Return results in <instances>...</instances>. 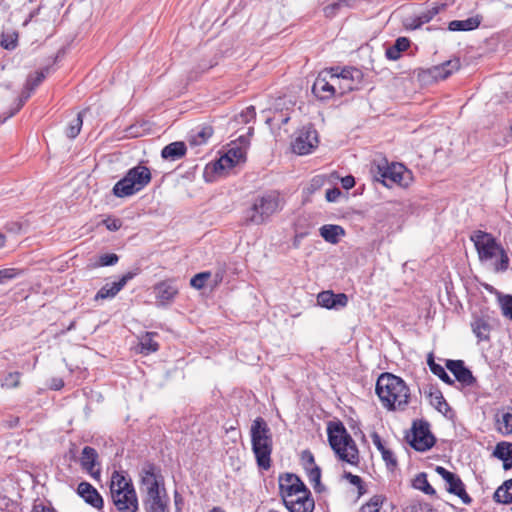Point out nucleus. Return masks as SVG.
<instances>
[{
	"label": "nucleus",
	"mask_w": 512,
	"mask_h": 512,
	"mask_svg": "<svg viewBox=\"0 0 512 512\" xmlns=\"http://www.w3.org/2000/svg\"><path fill=\"white\" fill-rule=\"evenodd\" d=\"M375 392L382 405L388 410L403 411L409 404V387L402 378L392 373L385 372L378 377Z\"/></svg>",
	"instance_id": "nucleus-1"
},
{
	"label": "nucleus",
	"mask_w": 512,
	"mask_h": 512,
	"mask_svg": "<svg viewBox=\"0 0 512 512\" xmlns=\"http://www.w3.org/2000/svg\"><path fill=\"white\" fill-rule=\"evenodd\" d=\"M110 496L118 512H138V496L132 482L124 471H113L110 480Z\"/></svg>",
	"instance_id": "nucleus-2"
},
{
	"label": "nucleus",
	"mask_w": 512,
	"mask_h": 512,
	"mask_svg": "<svg viewBox=\"0 0 512 512\" xmlns=\"http://www.w3.org/2000/svg\"><path fill=\"white\" fill-rule=\"evenodd\" d=\"M251 446L257 466L261 470H269L271 467V454L273 450V436L266 420L257 417L250 428Z\"/></svg>",
	"instance_id": "nucleus-3"
},
{
	"label": "nucleus",
	"mask_w": 512,
	"mask_h": 512,
	"mask_svg": "<svg viewBox=\"0 0 512 512\" xmlns=\"http://www.w3.org/2000/svg\"><path fill=\"white\" fill-rule=\"evenodd\" d=\"M470 240L474 243L481 262L492 260L498 256L499 259L494 264L495 272L503 273L509 269V256L504 247L497 242L492 234L477 230L471 234Z\"/></svg>",
	"instance_id": "nucleus-4"
},
{
	"label": "nucleus",
	"mask_w": 512,
	"mask_h": 512,
	"mask_svg": "<svg viewBox=\"0 0 512 512\" xmlns=\"http://www.w3.org/2000/svg\"><path fill=\"white\" fill-rule=\"evenodd\" d=\"M327 435L330 447L341 461L358 465V447L341 421H330L327 426Z\"/></svg>",
	"instance_id": "nucleus-5"
},
{
	"label": "nucleus",
	"mask_w": 512,
	"mask_h": 512,
	"mask_svg": "<svg viewBox=\"0 0 512 512\" xmlns=\"http://www.w3.org/2000/svg\"><path fill=\"white\" fill-rule=\"evenodd\" d=\"M281 209L279 193L270 191L255 198L252 206L246 210L244 222L246 225H262Z\"/></svg>",
	"instance_id": "nucleus-6"
},
{
	"label": "nucleus",
	"mask_w": 512,
	"mask_h": 512,
	"mask_svg": "<svg viewBox=\"0 0 512 512\" xmlns=\"http://www.w3.org/2000/svg\"><path fill=\"white\" fill-rule=\"evenodd\" d=\"M151 178L150 169L139 164L129 169L125 176L116 182L112 192L118 198L132 196L145 188L150 183Z\"/></svg>",
	"instance_id": "nucleus-7"
},
{
	"label": "nucleus",
	"mask_w": 512,
	"mask_h": 512,
	"mask_svg": "<svg viewBox=\"0 0 512 512\" xmlns=\"http://www.w3.org/2000/svg\"><path fill=\"white\" fill-rule=\"evenodd\" d=\"M374 179L389 187L390 184H397L401 187H408L413 180L412 172L400 163L388 164L383 158L380 162H373L371 167Z\"/></svg>",
	"instance_id": "nucleus-8"
},
{
	"label": "nucleus",
	"mask_w": 512,
	"mask_h": 512,
	"mask_svg": "<svg viewBox=\"0 0 512 512\" xmlns=\"http://www.w3.org/2000/svg\"><path fill=\"white\" fill-rule=\"evenodd\" d=\"M329 72L331 73V81L337 83L340 96L359 90L363 82V72L355 67H331Z\"/></svg>",
	"instance_id": "nucleus-9"
},
{
	"label": "nucleus",
	"mask_w": 512,
	"mask_h": 512,
	"mask_svg": "<svg viewBox=\"0 0 512 512\" xmlns=\"http://www.w3.org/2000/svg\"><path fill=\"white\" fill-rule=\"evenodd\" d=\"M140 489L143 496H151L167 492L161 470L151 462H146L140 470Z\"/></svg>",
	"instance_id": "nucleus-10"
},
{
	"label": "nucleus",
	"mask_w": 512,
	"mask_h": 512,
	"mask_svg": "<svg viewBox=\"0 0 512 512\" xmlns=\"http://www.w3.org/2000/svg\"><path fill=\"white\" fill-rule=\"evenodd\" d=\"M406 439L410 446L419 452H425L431 449L436 442L434 435L430 431V425L427 421H414L411 434H407Z\"/></svg>",
	"instance_id": "nucleus-11"
},
{
	"label": "nucleus",
	"mask_w": 512,
	"mask_h": 512,
	"mask_svg": "<svg viewBox=\"0 0 512 512\" xmlns=\"http://www.w3.org/2000/svg\"><path fill=\"white\" fill-rule=\"evenodd\" d=\"M318 144V133L312 124L303 126L292 143V148L298 155L309 154Z\"/></svg>",
	"instance_id": "nucleus-12"
},
{
	"label": "nucleus",
	"mask_w": 512,
	"mask_h": 512,
	"mask_svg": "<svg viewBox=\"0 0 512 512\" xmlns=\"http://www.w3.org/2000/svg\"><path fill=\"white\" fill-rule=\"evenodd\" d=\"M435 471L448 484L446 489L449 493L458 496L464 504L468 505L472 502V498L466 492L464 483L457 474L447 470L442 466H436Z\"/></svg>",
	"instance_id": "nucleus-13"
},
{
	"label": "nucleus",
	"mask_w": 512,
	"mask_h": 512,
	"mask_svg": "<svg viewBox=\"0 0 512 512\" xmlns=\"http://www.w3.org/2000/svg\"><path fill=\"white\" fill-rule=\"evenodd\" d=\"M303 481L293 473H285L279 477V491L282 501L307 491Z\"/></svg>",
	"instance_id": "nucleus-14"
},
{
	"label": "nucleus",
	"mask_w": 512,
	"mask_h": 512,
	"mask_svg": "<svg viewBox=\"0 0 512 512\" xmlns=\"http://www.w3.org/2000/svg\"><path fill=\"white\" fill-rule=\"evenodd\" d=\"M328 75L331 77L329 69L319 73L312 86V93L321 101L331 99L338 92L336 82L331 83L327 79Z\"/></svg>",
	"instance_id": "nucleus-15"
},
{
	"label": "nucleus",
	"mask_w": 512,
	"mask_h": 512,
	"mask_svg": "<svg viewBox=\"0 0 512 512\" xmlns=\"http://www.w3.org/2000/svg\"><path fill=\"white\" fill-rule=\"evenodd\" d=\"M139 269H135L134 271H128L117 281L111 284L106 283L94 296L95 301L112 299L114 298L128 283V281L132 280L136 275H138Z\"/></svg>",
	"instance_id": "nucleus-16"
},
{
	"label": "nucleus",
	"mask_w": 512,
	"mask_h": 512,
	"mask_svg": "<svg viewBox=\"0 0 512 512\" xmlns=\"http://www.w3.org/2000/svg\"><path fill=\"white\" fill-rule=\"evenodd\" d=\"M289 512H313L315 502L309 489L283 501Z\"/></svg>",
	"instance_id": "nucleus-17"
},
{
	"label": "nucleus",
	"mask_w": 512,
	"mask_h": 512,
	"mask_svg": "<svg viewBox=\"0 0 512 512\" xmlns=\"http://www.w3.org/2000/svg\"><path fill=\"white\" fill-rule=\"evenodd\" d=\"M76 492L85 501L86 504L92 506L98 511L103 510V497L92 484L86 481H82L78 484Z\"/></svg>",
	"instance_id": "nucleus-18"
},
{
	"label": "nucleus",
	"mask_w": 512,
	"mask_h": 512,
	"mask_svg": "<svg viewBox=\"0 0 512 512\" xmlns=\"http://www.w3.org/2000/svg\"><path fill=\"white\" fill-rule=\"evenodd\" d=\"M446 367L464 386H473L477 381L463 360H447Z\"/></svg>",
	"instance_id": "nucleus-19"
},
{
	"label": "nucleus",
	"mask_w": 512,
	"mask_h": 512,
	"mask_svg": "<svg viewBox=\"0 0 512 512\" xmlns=\"http://www.w3.org/2000/svg\"><path fill=\"white\" fill-rule=\"evenodd\" d=\"M317 302L327 309H340L348 304V296L345 293L335 294L331 290L322 291L317 296Z\"/></svg>",
	"instance_id": "nucleus-20"
},
{
	"label": "nucleus",
	"mask_w": 512,
	"mask_h": 512,
	"mask_svg": "<svg viewBox=\"0 0 512 512\" xmlns=\"http://www.w3.org/2000/svg\"><path fill=\"white\" fill-rule=\"evenodd\" d=\"M170 499L167 492L160 494L143 496L142 504L145 512H170Z\"/></svg>",
	"instance_id": "nucleus-21"
},
{
	"label": "nucleus",
	"mask_w": 512,
	"mask_h": 512,
	"mask_svg": "<svg viewBox=\"0 0 512 512\" xmlns=\"http://www.w3.org/2000/svg\"><path fill=\"white\" fill-rule=\"evenodd\" d=\"M471 329L478 341H489L492 330L491 317L487 314L474 315Z\"/></svg>",
	"instance_id": "nucleus-22"
},
{
	"label": "nucleus",
	"mask_w": 512,
	"mask_h": 512,
	"mask_svg": "<svg viewBox=\"0 0 512 512\" xmlns=\"http://www.w3.org/2000/svg\"><path fill=\"white\" fill-rule=\"evenodd\" d=\"M98 453L95 448L85 446L82 450L80 463L83 470L89 473L94 479H98L101 475L100 469H95L97 464Z\"/></svg>",
	"instance_id": "nucleus-23"
},
{
	"label": "nucleus",
	"mask_w": 512,
	"mask_h": 512,
	"mask_svg": "<svg viewBox=\"0 0 512 512\" xmlns=\"http://www.w3.org/2000/svg\"><path fill=\"white\" fill-rule=\"evenodd\" d=\"M154 293L156 299L161 303L165 304L171 302L178 294V287L174 281L166 280L162 281L154 286Z\"/></svg>",
	"instance_id": "nucleus-24"
},
{
	"label": "nucleus",
	"mask_w": 512,
	"mask_h": 512,
	"mask_svg": "<svg viewBox=\"0 0 512 512\" xmlns=\"http://www.w3.org/2000/svg\"><path fill=\"white\" fill-rule=\"evenodd\" d=\"M460 68L459 59L448 60L441 65L433 66L428 69V73L435 80H444L447 79L454 71H457Z\"/></svg>",
	"instance_id": "nucleus-25"
},
{
	"label": "nucleus",
	"mask_w": 512,
	"mask_h": 512,
	"mask_svg": "<svg viewBox=\"0 0 512 512\" xmlns=\"http://www.w3.org/2000/svg\"><path fill=\"white\" fill-rule=\"evenodd\" d=\"M492 455L497 459L503 461L504 470H509L512 468V443L511 442H499L494 450Z\"/></svg>",
	"instance_id": "nucleus-26"
},
{
	"label": "nucleus",
	"mask_w": 512,
	"mask_h": 512,
	"mask_svg": "<svg viewBox=\"0 0 512 512\" xmlns=\"http://www.w3.org/2000/svg\"><path fill=\"white\" fill-rule=\"evenodd\" d=\"M319 233L326 242L337 244L340 237L345 235V230L340 225L326 224L320 227Z\"/></svg>",
	"instance_id": "nucleus-27"
},
{
	"label": "nucleus",
	"mask_w": 512,
	"mask_h": 512,
	"mask_svg": "<svg viewBox=\"0 0 512 512\" xmlns=\"http://www.w3.org/2000/svg\"><path fill=\"white\" fill-rule=\"evenodd\" d=\"M186 145L184 142H172L166 145L161 151V157L165 160H177L186 153Z\"/></svg>",
	"instance_id": "nucleus-28"
},
{
	"label": "nucleus",
	"mask_w": 512,
	"mask_h": 512,
	"mask_svg": "<svg viewBox=\"0 0 512 512\" xmlns=\"http://www.w3.org/2000/svg\"><path fill=\"white\" fill-rule=\"evenodd\" d=\"M481 20L482 18L479 16L470 17L465 20H453L449 23L448 29L453 32L472 31L480 26Z\"/></svg>",
	"instance_id": "nucleus-29"
},
{
	"label": "nucleus",
	"mask_w": 512,
	"mask_h": 512,
	"mask_svg": "<svg viewBox=\"0 0 512 512\" xmlns=\"http://www.w3.org/2000/svg\"><path fill=\"white\" fill-rule=\"evenodd\" d=\"M213 132L214 130L210 125L199 126L197 129L191 131L189 143L195 146L205 144L213 135Z\"/></svg>",
	"instance_id": "nucleus-30"
},
{
	"label": "nucleus",
	"mask_w": 512,
	"mask_h": 512,
	"mask_svg": "<svg viewBox=\"0 0 512 512\" xmlns=\"http://www.w3.org/2000/svg\"><path fill=\"white\" fill-rule=\"evenodd\" d=\"M410 43V40L406 37L397 38L394 44L388 47L385 51L387 59L393 61L398 60L401 57V53L410 47Z\"/></svg>",
	"instance_id": "nucleus-31"
},
{
	"label": "nucleus",
	"mask_w": 512,
	"mask_h": 512,
	"mask_svg": "<svg viewBox=\"0 0 512 512\" xmlns=\"http://www.w3.org/2000/svg\"><path fill=\"white\" fill-rule=\"evenodd\" d=\"M493 499L495 502L501 504L512 503V478L504 481L503 484L496 489Z\"/></svg>",
	"instance_id": "nucleus-32"
},
{
	"label": "nucleus",
	"mask_w": 512,
	"mask_h": 512,
	"mask_svg": "<svg viewBox=\"0 0 512 512\" xmlns=\"http://www.w3.org/2000/svg\"><path fill=\"white\" fill-rule=\"evenodd\" d=\"M156 333L153 332H147L145 335H143L140 338L139 346H140V353L144 355H149L151 353H154L158 351L159 344L154 340V337L156 336Z\"/></svg>",
	"instance_id": "nucleus-33"
},
{
	"label": "nucleus",
	"mask_w": 512,
	"mask_h": 512,
	"mask_svg": "<svg viewBox=\"0 0 512 512\" xmlns=\"http://www.w3.org/2000/svg\"><path fill=\"white\" fill-rule=\"evenodd\" d=\"M412 487L422 491L429 496H436V490L430 485L427 479V473L420 472L412 480Z\"/></svg>",
	"instance_id": "nucleus-34"
},
{
	"label": "nucleus",
	"mask_w": 512,
	"mask_h": 512,
	"mask_svg": "<svg viewBox=\"0 0 512 512\" xmlns=\"http://www.w3.org/2000/svg\"><path fill=\"white\" fill-rule=\"evenodd\" d=\"M430 403L440 412L446 415L451 410L440 390L436 389L429 392Z\"/></svg>",
	"instance_id": "nucleus-35"
},
{
	"label": "nucleus",
	"mask_w": 512,
	"mask_h": 512,
	"mask_svg": "<svg viewBox=\"0 0 512 512\" xmlns=\"http://www.w3.org/2000/svg\"><path fill=\"white\" fill-rule=\"evenodd\" d=\"M356 0H339L337 2H333L327 6L324 7L323 12L325 17L327 18H333L337 15L340 9L343 7H352L353 3Z\"/></svg>",
	"instance_id": "nucleus-36"
},
{
	"label": "nucleus",
	"mask_w": 512,
	"mask_h": 512,
	"mask_svg": "<svg viewBox=\"0 0 512 512\" xmlns=\"http://www.w3.org/2000/svg\"><path fill=\"white\" fill-rule=\"evenodd\" d=\"M499 425L498 430L503 435L512 434V407H507V410L502 414L501 419L497 420Z\"/></svg>",
	"instance_id": "nucleus-37"
},
{
	"label": "nucleus",
	"mask_w": 512,
	"mask_h": 512,
	"mask_svg": "<svg viewBox=\"0 0 512 512\" xmlns=\"http://www.w3.org/2000/svg\"><path fill=\"white\" fill-rule=\"evenodd\" d=\"M83 125L82 112H79L68 124L65 134L68 138L74 139L78 136Z\"/></svg>",
	"instance_id": "nucleus-38"
},
{
	"label": "nucleus",
	"mask_w": 512,
	"mask_h": 512,
	"mask_svg": "<svg viewBox=\"0 0 512 512\" xmlns=\"http://www.w3.org/2000/svg\"><path fill=\"white\" fill-rule=\"evenodd\" d=\"M307 476L309 481L313 484L316 492L320 493L324 490L323 485L321 484V469L317 465L313 467H306Z\"/></svg>",
	"instance_id": "nucleus-39"
},
{
	"label": "nucleus",
	"mask_w": 512,
	"mask_h": 512,
	"mask_svg": "<svg viewBox=\"0 0 512 512\" xmlns=\"http://www.w3.org/2000/svg\"><path fill=\"white\" fill-rule=\"evenodd\" d=\"M236 164L237 160L231 157V153H226L213 164V171L218 173L233 168Z\"/></svg>",
	"instance_id": "nucleus-40"
},
{
	"label": "nucleus",
	"mask_w": 512,
	"mask_h": 512,
	"mask_svg": "<svg viewBox=\"0 0 512 512\" xmlns=\"http://www.w3.org/2000/svg\"><path fill=\"white\" fill-rule=\"evenodd\" d=\"M32 92L33 91H30L29 89H27V86L25 85L23 91L21 92L20 97L18 98L17 104L15 105V107H13L9 110V113H7L4 116L2 121H5V120L11 118L12 116H14L23 107L25 102L30 98Z\"/></svg>",
	"instance_id": "nucleus-41"
},
{
	"label": "nucleus",
	"mask_w": 512,
	"mask_h": 512,
	"mask_svg": "<svg viewBox=\"0 0 512 512\" xmlns=\"http://www.w3.org/2000/svg\"><path fill=\"white\" fill-rule=\"evenodd\" d=\"M0 45L6 50H14L18 45V33L15 31L2 33Z\"/></svg>",
	"instance_id": "nucleus-42"
},
{
	"label": "nucleus",
	"mask_w": 512,
	"mask_h": 512,
	"mask_svg": "<svg viewBox=\"0 0 512 512\" xmlns=\"http://www.w3.org/2000/svg\"><path fill=\"white\" fill-rule=\"evenodd\" d=\"M383 501V496L374 495L367 503L361 506L358 512H379Z\"/></svg>",
	"instance_id": "nucleus-43"
},
{
	"label": "nucleus",
	"mask_w": 512,
	"mask_h": 512,
	"mask_svg": "<svg viewBox=\"0 0 512 512\" xmlns=\"http://www.w3.org/2000/svg\"><path fill=\"white\" fill-rule=\"evenodd\" d=\"M405 512H434L431 505L419 501V500H413L411 501L405 508Z\"/></svg>",
	"instance_id": "nucleus-44"
},
{
	"label": "nucleus",
	"mask_w": 512,
	"mask_h": 512,
	"mask_svg": "<svg viewBox=\"0 0 512 512\" xmlns=\"http://www.w3.org/2000/svg\"><path fill=\"white\" fill-rule=\"evenodd\" d=\"M502 314L512 321V295L507 294L499 297Z\"/></svg>",
	"instance_id": "nucleus-45"
},
{
	"label": "nucleus",
	"mask_w": 512,
	"mask_h": 512,
	"mask_svg": "<svg viewBox=\"0 0 512 512\" xmlns=\"http://www.w3.org/2000/svg\"><path fill=\"white\" fill-rule=\"evenodd\" d=\"M211 273L209 271L201 272L194 275L190 280V285L195 289L204 288L206 281L210 278Z\"/></svg>",
	"instance_id": "nucleus-46"
},
{
	"label": "nucleus",
	"mask_w": 512,
	"mask_h": 512,
	"mask_svg": "<svg viewBox=\"0 0 512 512\" xmlns=\"http://www.w3.org/2000/svg\"><path fill=\"white\" fill-rule=\"evenodd\" d=\"M45 79L43 71L36 72L35 75H29L27 77L25 85L30 91H34Z\"/></svg>",
	"instance_id": "nucleus-47"
},
{
	"label": "nucleus",
	"mask_w": 512,
	"mask_h": 512,
	"mask_svg": "<svg viewBox=\"0 0 512 512\" xmlns=\"http://www.w3.org/2000/svg\"><path fill=\"white\" fill-rule=\"evenodd\" d=\"M382 459L384 460L386 467L390 471H394L397 468V459L394 453L390 449H386L381 452Z\"/></svg>",
	"instance_id": "nucleus-48"
},
{
	"label": "nucleus",
	"mask_w": 512,
	"mask_h": 512,
	"mask_svg": "<svg viewBox=\"0 0 512 512\" xmlns=\"http://www.w3.org/2000/svg\"><path fill=\"white\" fill-rule=\"evenodd\" d=\"M20 274L15 268H5L0 270V284H6Z\"/></svg>",
	"instance_id": "nucleus-49"
},
{
	"label": "nucleus",
	"mask_w": 512,
	"mask_h": 512,
	"mask_svg": "<svg viewBox=\"0 0 512 512\" xmlns=\"http://www.w3.org/2000/svg\"><path fill=\"white\" fill-rule=\"evenodd\" d=\"M434 368H432V373L436 376H438L444 383L448 385H453L454 380L448 375L446 370L442 365H433Z\"/></svg>",
	"instance_id": "nucleus-50"
},
{
	"label": "nucleus",
	"mask_w": 512,
	"mask_h": 512,
	"mask_svg": "<svg viewBox=\"0 0 512 512\" xmlns=\"http://www.w3.org/2000/svg\"><path fill=\"white\" fill-rule=\"evenodd\" d=\"M119 260V257L115 253H106L99 256V266H112L115 265Z\"/></svg>",
	"instance_id": "nucleus-51"
},
{
	"label": "nucleus",
	"mask_w": 512,
	"mask_h": 512,
	"mask_svg": "<svg viewBox=\"0 0 512 512\" xmlns=\"http://www.w3.org/2000/svg\"><path fill=\"white\" fill-rule=\"evenodd\" d=\"M21 373L20 372H10L5 378L3 382V386L8 388H15L19 385Z\"/></svg>",
	"instance_id": "nucleus-52"
},
{
	"label": "nucleus",
	"mask_w": 512,
	"mask_h": 512,
	"mask_svg": "<svg viewBox=\"0 0 512 512\" xmlns=\"http://www.w3.org/2000/svg\"><path fill=\"white\" fill-rule=\"evenodd\" d=\"M440 8L435 6L426 11L420 13L418 17L420 18V24H426L430 22L438 13Z\"/></svg>",
	"instance_id": "nucleus-53"
},
{
	"label": "nucleus",
	"mask_w": 512,
	"mask_h": 512,
	"mask_svg": "<svg viewBox=\"0 0 512 512\" xmlns=\"http://www.w3.org/2000/svg\"><path fill=\"white\" fill-rule=\"evenodd\" d=\"M102 224L109 230V231H117L122 226V221L119 218L115 217H108L102 221Z\"/></svg>",
	"instance_id": "nucleus-54"
},
{
	"label": "nucleus",
	"mask_w": 512,
	"mask_h": 512,
	"mask_svg": "<svg viewBox=\"0 0 512 512\" xmlns=\"http://www.w3.org/2000/svg\"><path fill=\"white\" fill-rule=\"evenodd\" d=\"M344 478L352 485L356 486L359 489V493L362 494L361 489L363 488V480L360 476L354 475L350 472H344Z\"/></svg>",
	"instance_id": "nucleus-55"
},
{
	"label": "nucleus",
	"mask_w": 512,
	"mask_h": 512,
	"mask_svg": "<svg viewBox=\"0 0 512 512\" xmlns=\"http://www.w3.org/2000/svg\"><path fill=\"white\" fill-rule=\"evenodd\" d=\"M256 112L253 106L247 107L244 111L241 112L240 117L243 122H249L251 119L255 118Z\"/></svg>",
	"instance_id": "nucleus-56"
},
{
	"label": "nucleus",
	"mask_w": 512,
	"mask_h": 512,
	"mask_svg": "<svg viewBox=\"0 0 512 512\" xmlns=\"http://www.w3.org/2000/svg\"><path fill=\"white\" fill-rule=\"evenodd\" d=\"M341 195V191L339 188H331L326 191V200L328 202H335Z\"/></svg>",
	"instance_id": "nucleus-57"
},
{
	"label": "nucleus",
	"mask_w": 512,
	"mask_h": 512,
	"mask_svg": "<svg viewBox=\"0 0 512 512\" xmlns=\"http://www.w3.org/2000/svg\"><path fill=\"white\" fill-rule=\"evenodd\" d=\"M371 438H372L373 444L376 446V448L379 450L380 453L387 449L384 446V444L382 442V439H381L380 435L377 432H373L371 434Z\"/></svg>",
	"instance_id": "nucleus-58"
},
{
	"label": "nucleus",
	"mask_w": 512,
	"mask_h": 512,
	"mask_svg": "<svg viewBox=\"0 0 512 512\" xmlns=\"http://www.w3.org/2000/svg\"><path fill=\"white\" fill-rule=\"evenodd\" d=\"M341 185L345 190H349L355 186V178L352 175H347L341 178Z\"/></svg>",
	"instance_id": "nucleus-59"
},
{
	"label": "nucleus",
	"mask_w": 512,
	"mask_h": 512,
	"mask_svg": "<svg viewBox=\"0 0 512 512\" xmlns=\"http://www.w3.org/2000/svg\"><path fill=\"white\" fill-rule=\"evenodd\" d=\"M32 512H55V509L51 505H45L43 503H35L32 508Z\"/></svg>",
	"instance_id": "nucleus-60"
},
{
	"label": "nucleus",
	"mask_w": 512,
	"mask_h": 512,
	"mask_svg": "<svg viewBox=\"0 0 512 512\" xmlns=\"http://www.w3.org/2000/svg\"><path fill=\"white\" fill-rule=\"evenodd\" d=\"M302 458L303 460H305V468L309 466L313 467L314 465H316L314 456L310 451H304Z\"/></svg>",
	"instance_id": "nucleus-61"
},
{
	"label": "nucleus",
	"mask_w": 512,
	"mask_h": 512,
	"mask_svg": "<svg viewBox=\"0 0 512 512\" xmlns=\"http://www.w3.org/2000/svg\"><path fill=\"white\" fill-rule=\"evenodd\" d=\"M227 153H231V157L237 160V163L244 157V153L240 148H232Z\"/></svg>",
	"instance_id": "nucleus-62"
},
{
	"label": "nucleus",
	"mask_w": 512,
	"mask_h": 512,
	"mask_svg": "<svg viewBox=\"0 0 512 512\" xmlns=\"http://www.w3.org/2000/svg\"><path fill=\"white\" fill-rule=\"evenodd\" d=\"M423 24H420V18L418 16H416L415 18L412 19V23L409 25V27L411 29H418L422 26Z\"/></svg>",
	"instance_id": "nucleus-63"
},
{
	"label": "nucleus",
	"mask_w": 512,
	"mask_h": 512,
	"mask_svg": "<svg viewBox=\"0 0 512 512\" xmlns=\"http://www.w3.org/2000/svg\"><path fill=\"white\" fill-rule=\"evenodd\" d=\"M427 364L431 371H432V368H434L433 365H439L438 363L435 362L434 356L432 353H429V355H428Z\"/></svg>",
	"instance_id": "nucleus-64"
}]
</instances>
